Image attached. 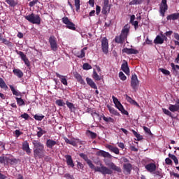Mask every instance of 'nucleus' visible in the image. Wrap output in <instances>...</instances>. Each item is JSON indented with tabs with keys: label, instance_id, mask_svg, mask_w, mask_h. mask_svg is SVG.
Masks as SVG:
<instances>
[{
	"label": "nucleus",
	"instance_id": "obj_1",
	"mask_svg": "<svg viewBox=\"0 0 179 179\" xmlns=\"http://www.w3.org/2000/svg\"><path fill=\"white\" fill-rule=\"evenodd\" d=\"M34 146V157L35 159H43L45 157V145L38 140L32 141Z\"/></svg>",
	"mask_w": 179,
	"mask_h": 179
},
{
	"label": "nucleus",
	"instance_id": "obj_2",
	"mask_svg": "<svg viewBox=\"0 0 179 179\" xmlns=\"http://www.w3.org/2000/svg\"><path fill=\"white\" fill-rule=\"evenodd\" d=\"M124 26L122 29L120 36H117L115 38V42L117 43L123 44L126 39L128 38V34L129 33V28Z\"/></svg>",
	"mask_w": 179,
	"mask_h": 179
},
{
	"label": "nucleus",
	"instance_id": "obj_3",
	"mask_svg": "<svg viewBox=\"0 0 179 179\" xmlns=\"http://www.w3.org/2000/svg\"><path fill=\"white\" fill-rule=\"evenodd\" d=\"M24 18L29 22L34 24H41V18L39 15L32 13L31 14L27 15Z\"/></svg>",
	"mask_w": 179,
	"mask_h": 179
},
{
	"label": "nucleus",
	"instance_id": "obj_4",
	"mask_svg": "<svg viewBox=\"0 0 179 179\" xmlns=\"http://www.w3.org/2000/svg\"><path fill=\"white\" fill-rule=\"evenodd\" d=\"M92 169H94L95 172H99L103 176L112 175L113 173V171L111 169L105 166H102V164H101V166L95 167V166H94Z\"/></svg>",
	"mask_w": 179,
	"mask_h": 179
},
{
	"label": "nucleus",
	"instance_id": "obj_5",
	"mask_svg": "<svg viewBox=\"0 0 179 179\" xmlns=\"http://www.w3.org/2000/svg\"><path fill=\"white\" fill-rule=\"evenodd\" d=\"M62 20V22L66 25V27L67 29L73 31H75L76 29L75 24H73V22H71L68 17H63Z\"/></svg>",
	"mask_w": 179,
	"mask_h": 179
},
{
	"label": "nucleus",
	"instance_id": "obj_6",
	"mask_svg": "<svg viewBox=\"0 0 179 179\" xmlns=\"http://www.w3.org/2000/svg\"><path fill=\"white\" fill-rule=\"evenodd\" d=\"M108 46H109L108 40L107 39V38L103 37L101 39V49H102V52L104 54L108 53Z\"/></svg>",
	"mask_w": 179,
	"mask_h": 179
},
{
	"label": "nucleus",
	"instance_id": "obj_7",
	"mask_svg": "<svg viewBox=\"0 0 179 179\" xmlns=\"http://www.w3.org/2000/svg\"><path fill=\"white\" fill-rule=\"evenodd\" d=\"M49 43L50 45V48L54 52H56L58 50V45L56 41V38L54 36H51L49 38Z\"/></svg>",
	"mask_w": 179,
	"mask_h": 179
},
{
	"label": "nucleus",
	"instance_id": "obj_8",
	"mask_svg": "<svg viewBox=\"0 0 179 179\" xmlns=\"http://www.w3.org/2000/svg\"><path fill=\"white\" fill-rule=\"evenodd\" d=\"M17 54L20 55L22 61L24 62V64L26 65L27 67H30L31 66V63L29 59L27 58V55L24 54L23 52L22 51H16Z\"/></svg>",
	"mask_w": 179,
	"mask_h": 179
},
{
	"label": "nucleus",
	"instance_id": "obj_9",
	"mask_svg": "<svg viewBox=\"0 0 179 179\" xmlns=\"http://www.w3.org/2000/svg\"><path fill=\"white\" fill-rule=\"evenodd\" d=\"M139 85V81L138 77L136 74L132 75L131 78V86L134 90H136L138 86Z\"/></svg>",
	"mask_w": 179,
	"mask_h": 179
},
{
	"label": "nucleus",
	"instance_id": "obj_10",
	"mask_svg": "<svg viewBox=\"0 0 179 179\" xmlns=\"http://www.w3.org/2000/svg\"><path fill=\"white\" fill-rule=\"evenodd\" d=\"M168 10L167 0H162L160 4V13L164 17L166 11Z\"/></svg>",
	"mask_w": 179,
	"mask_h": 179
},
{
	"label": "nucleus",
	"instance_id": "obj_11",
	"mask_svg": "<svg viewBox=\"0 0 179 179\" xmlns=\"http://www.w3.org/2000/svg\"><path fill=\"white\" fill-rule=\"evenodd\" d=\"M17 159L15 158H12L11 155L4 156L3 164L8 165L9 164L13 165L16 163Z\"/></svg>",
	"mask_w": 179,
	"mask_h": 179
},
{
	"label": "nucleus",
	"instance_id": "obj_12",
	"mask_svg": "<svg viewBox=\"0 0 179 179\" xmlns=\"http://www.w3.org/2000/svg\"><path fill=\"white\" fill-rule=\"evenodd\" d=\"M80 157L83 158L85 161V162H87V164H88L90 169H94V164L92 163V160L88 158L87 155L84 153H80Z\"/></svg>",
	"mask_w": 179,
	"mask_h": 179
},
{
	"label": "nucleus",
	"instance_id": "obj_13",
	"mask_svg": "<svg viewBox=\"0 0 179 179\" xmlns=\"http://www.w3.org/2000/svg\"><path fill=\"white\" fill-rule=\"evenodd\" d=\"M22 149L27 155H30L31 154L32 150L30 148L28 141H26L22 143Z\"/></svg>",
	"mask_w": 179,
	"mask_h": 179
},
{
	"label": "nucleus",
	"instance_id": "obj_14",
	"mask_svg": "<svg viewBox=\"0 0 179 179\" xmlns=\"http://www.w3.org/2000/svg\"><path fill=\"white\" fill-rule=\"evenodd\" d=\"M132 169V165L131 163H126L123 164V173L125 175H130Z\"/></svg>",
	"mask_w": 179,
	"mask_h": 179
},
{
	"label": "nucleus",
	"instance_id": "obj_15",
	"mask_svg": "<svg viewBox=\"0 0 179 179\" xmlns=\"http://www.w3.org/2000/svg\"><path fill=\"white\" fill-rule=\"evenodd\" d=\"M106 166H108V167H110V169L114 171H116L117 173H122V170L121 169L120 166H117L114 162H110L106 164Z\"/></svg>",
	"mask_w": 179,
	"mask_h": 179
},
{
	"label": "nucleus",
	"instance_id": "obj_16",
	"mask_svg": "<svg viewBox=\"0 0 179 179\" xmlns=\"http://www.w3.org/2000/svg\"><path fill=\"white\" fill-rule=\"evenodd\" d=\"M64 139L66 144L71 145L73 147H77L78 143H79L80 142V140L78 138L74 140H69L66 137H64Z\"/></svg>",
	"mask_w": 179,
	"mask_h": 179
},
{
	"label": "nucleus",
	"instance_id": "obj_17",
	"mask_svg": "<svg viewBox=\"0 0 179 179\" xmlns=\"http://www.w3.org/2000/svg\"><path fill=\"white\" fill-rule=\"evenodd\" d=\"M58 144L57 141H55L52 139H48L46 141V147L49 149H52L55 145Z\"/></svg>",
	"mask_w": 179,
	"mask_h": 179
},
{
	"label": "nucleus",
	"instance_id": "obj_18",
	"mask_svg": "<svg viewBox=\"0 0 179 179\" xmlns=\"http://www.w3.org/2000/svg\"><path fill=\"white\" fill-rule=\"evenodd\" d=\"M169 109L173 113L179 111V99H176L175 105L170 104Z\"/></svg>",
	"mask_w": 179,
	"mask_h": 179
},
{
	"label": "nucleus",
	"instance_id": "obj_19",
	"mask_svg": "<svg viewBox=\"0 0 179 179\" xmlns=\"http://www.w3.org/2000/svg\"><path fill=\"white\" fill-rule=\"evenodd\" d=\"M66 161V164L69 166L71 167V168H74L75 167V164L73 163V161L72 159V157L70 155H66L64 156Z\"/></svg>",
	"mask_w": 179,
	"mask_h": 179
},
{
	"label": "nucleus",
	"instance_id": "obj_20",
	"mask_svg": "<svg viewBox=\"0 0 179 179\" xmlns=\"http://www.w3.org/2000/svg\"><path fill=\"white\" fill-rule=\"evenodd\" d=\"M112 99L113 101L115 106V107L120 110L122 108H124V106H122V104L120 102L119 99H117V98H116V96H115L114 95H113L112 96Z\"/></svg>",
	"mask_w": 179,
	"mask_h": 179
},
{
	"label": "nucleus",
	"instance_id": "obj_21",
	"mask_svg": "<svg viewBox=\"0 0 179 179\" xmlns=\"http://www.w3.org/2000/svg\"><path fill=\"white\" fill-rule=\"evenodd\" d=\"M157 166L155 163H150L145 165V169L150 173H152L156 171Z\"/></svg>",
	"mask_w": 179,
	"mask_h": 179
},
{
	"label": "nucleus",
	"instance_id": "obj_22",
	"mask_svg": "<svg viewBox=\"0 0 179 179\" xmlns=\"http://www.w3.org/2000/svg\"><path fill=\"white\" fill-rule=\"evenodd\" d=\"M122 52L127 53V55H136L139 52L137 50L133 49V48H125L122 50Z\"/></svg>",
	"mask_w": 179,
	"mask_h": 179
},
{
	"label": "nucleus",
	"instance_id": "obj_23",
	"mask_svg": "<svg viewBox=\"0 0 179 179\" xmlns=\"http://www.w3.org/2000/svg\"><path fill=\"white\" fill-rule=\"evenodd\" d=\"M171 67L173 75L179 77V72L178 71V70H179V65H176L174 63H171Z\"/></svg>",
	"mask_w": 179,
	"mask_h": 179
},
{
	"label": "nucleus",
	"instance_id": "obj_24",
	"mask_svg": "<svg viewBox=\"0 0 179 179\" xmlns=\"http://www.w3.org/2000/svg\"><path fill=\"white\" fill-rule=\"evenodd\" d=\"M97 155L100 157H103L104 158H109V159L112 158V155L109 152H106L104 150H100L97 152Z\"/></svg>",
	"mask_w": 179,
	"mask_h": 179
},
{
	"label": "nucleus",
	"instance_id": "obj_25",
	"mask_svg": "<svg viewBox=\"0 0 179 179\" xmlns=\"http://www.w3.org/2000/svg\"><path fill=\"white\" fill-rule=\"evenodd\" d=\"M85 80H87V84L90 85L91 88L97 90V85L92 78L87 77V78H85Z\"/></svg>",
	"mask_w": 179,
	"mask_h": 179
},
{
	"label": "nucleus",
	"instance_id": "obj_26",
	"mask_svg": "<svg viewBox=\"0 0 179 179\" xmlns=\"http://www.w3.org/2000/svg\"><path fill=\"white\" fill-rule=\"evenodd\" d=\"M56 76L57 78H59L61 80V83L65 85V86H67L68 85V82H67V80H66V76H62V75H60L59 73H55Z\"/></svg>",
	"mask_w": 179,
	"mask_h": 179
},
{
	"label": "nucleus",
	"instance_id": "obj_27",
	"mask_svg": "<svg viewBox=\"0 0 179 179\" xmlns=\"http://www.w3.org/2000/svg\"><path fill=\"white\" fill-rule=\"evenodd\" d=\"M179 19V13H171L166 17V20H177Z\"/></svg>",
	"mask_w": 179,
	"mask_h": 179
},
{
	"label": "nucleus",
	"instance_id": "obj_28",
	"mask_svg": "<svg viewBox=\"0 0 179 179\" xmlns=\"http://www.w3.org/2000/svg\"><path fill=\"white\" fill-rule=\"evenodd\" d=\"M13 73L18 78H22L24 76V73L19 69H14L13 70Z\"/></svg>",
	"mask_w": 179,
	"mask_h": 179
},
{
	"label": "nucleus",
	"instance_id": "obj_29",
	"mask_svg": "<svg viewBox=\"0 0 179 179\" xmlns=\"http://www.w3.org/2000/svg\"><path fill=\"white\" fill-rule=\"evenodd\" d=\"M121 69L126 75H129V67L128 66L127 62L122 64Z\"/></svg>",
	"mask_w": 179,
	"mask_h": 179
},
{
	"label": "nucleus",
	"instance_id": "obj_30",
	"mask_svg": "<svg viewBox=\"0 0 179 179\" xmlns=\"http://www.w3.org/2000/svg\"><path fill=\"white\" fill-rule=\"evenodd\" d=\"M10 90H11V92H13V95L16 96H22V92L15 90L13 85H10Z\"/></svg>",
	"mask_w": 179,
	"mask_h": 179
},
{
	"label": "nucleus",
	"instance_id": "obj_31",
	"mask_svg": "<svg viewBox=\"0 0 179 179\" xmlns=\"http://www.w3.org/2000/svg\"><path fill=\"white\" fill-rule=\"evenodd\" d=\"M37 129L38 130L36 134L38 138H42V136L45 135V134H47V131L43 130L42 127H37Z\"/></svg>",
	"mask_w": 179,
	"mask_h": 179
},
{
	"label": "nucleus",
	"instance_id": "obj_32",
	"mask_svg": "<svg viewBox=\"0 0 179 179\" xmlns=\"http://www.w3.org/2000/svg\"><path fill=\"white\" fill-rule=\"evenodd\" d=\"M108 149L115 155H120V149L117 147H114L111 145H108Z\"/></svg>",
	"mask_w": 179,
	"mask_h": 179
},
{
	"label": "nucleus",
	"instance_id": "obj_33",
	"mask_svg": "<svg viewBox=\"0 0 179 179\" xmlns=\"http://www.w3.org/2000/svg\"><path fill=\"white\" fill-rule=\"evenodd\" d=\"M111 8V5H106V6H103L102 8V14L103 15H107L108 13H110Z\"/></svg>",
	"mask_w": 179,
	"mask_h": 179
},
{
	"label": "nucleus",
	"instance_id": "obj_34",
	"mask_svg": "<svg viewBox=\"0 0 179 179\" xmlns=\"http://www.w3.org/2000/svg\"><path fill=\"white\" fill-rule=\"evenodd\" d=\"M87 50V47H85L80 52H78L76 53V57H78V58H85V50Z\"/></svg>",
	"mask_w": 179,
	"mask_h": 179
},
{
	"label": "nucleus",
	"instance_id": "obj_35",
	"mask_svg": "<svg viewBox=\"0 0 179 179\" xmlns=\"http://www.w3.org/2000/svg\"><path fill=\"white\" fill-rule=\"evenodd\" d=\"M107 108L108 109L110 114L116 116L120 115V114L117 110H115L114 108L111 107L110 106L108 105Z\"/></svg>",
	"mask_w": 179,
	"mask_h": 179
},
{
	"label": "nucleus",
	"instance_id": "obj_36",
	"mask_svg": "<svg viewBox=\"0 0 179 179\" xmlns=\"http://www.w3.org/2000/svg\"><path fill=\"white\" fill-rule=\"evenodd\" d=\"M124 96L127 102L130 103L132 105L136 106L137 107H139V105L131 96H129V95Z\"/></svg>",
	"mask_w": 179,
	"mask_h": 179
},
{
	"label": "nucleus",
	"instance_id": "obj_37",
	"mask_svg": "<svg viewBox=\"0 0 179 179\" xmlns=\"http://www.w3.org/2000/svg\"><path fill=\"white\" fill-rule=\"evenodd\" d=\"M75 78L78 80V81L81 84V85H85V80L83 79L82 76L80 74L78 73H76L74 74Z\"/></svg>",
	"mask_w": 179,
	"mask_h": 179
},
{
	"label": "nucleus",
	"instance_id": "obj_38",
	"mask_svg": "<svg viewBox=\"0 0 179 179\" xmlns=\"http://www.w3.org/2000/svg\"><path fill=\"white\" fill-rule=\"evenodd\" d=\"M168 156H169V158L173 161L176 166L179 164L178 159L176 155L169 153Z\"/></svg>",
	"mask_w": 179,
	"mask_h": 179
},
{
	"label": "nucleus",
	"instance_id": "obj_39",
	"mask_svg": "<svg viewBox=\"0 0 179 179\" xmlns=\"http://www.w3.org/2000/svg\"><path fill=\"white\" fill-rule=\"evenodd\" d=\"M0 87L5 90H7L8 89V85H6V83L2 78H0Z\"/></svg>",
	"mask_w": 179,
	"mask_h": 179
},
{
	"label": "nucleus",
	"instance_id": "obj_40",
	"mask_svg": "<svg viewBox=\"0 0 179 179\" xmlns=\"http://www.w3.org/2000/svg\"><path fill=\"white\" fill-rule=\"evenodd\" d=\"M164 42V40L160 36H157L155 40L154 41V43L155 44H163Z\"/></svg>",
	"mask_w": 179,
	"mask_h": 179
},
{
	"label": "nucleus",
	"instance_id": "obj_41",
	"mask_svg": "<svg viewBox=\"0 0 179 179\" xmlns=\"http://www.w3.org/2000/svg\"><path fill=\"white\" fill-rule=\"evenodd\" d=\"M16 103L19 106H22L25 105V102L22 98H15Z\"/></svg>",
	"mask_w": 179,
	"mask_h": 179
},
{
	"label": "nucleus",
	"instance_id": "obj_42",
	"mask_svg": "<svg viewBox=\"0 0 179 179\" xmlns=\"http://www.w3.org/2000/svg\"><path fill=\"white\" fill-rule=\"evenodd\" d=\"M92 78L96 81L101 80V77L98 75L95 70H93Z\"/></svg>",
	"mask_w": 179,
	"mask_h": 179
},
{
	"label": "nucleus",
	"instance_id": "obj_43",
	"mask_svg": "<svg viewBox=\"0 0 179 179\" xmlns=\"http://www.w3.org/2000/svg\"><path fill=\"white\" fill-rule=\"evenodd\" d=\"M87 135H89L92 139H96L97 134L90 130L87 131Z\"/></svg>",
	"mask_w": 179,
	"mask_h": 179
},
{
	"label": "nucleus",
	"instance_id": "obj_44",
	"mask_svg": "<svg viewBox=\"0 0 179 179\" xmlns=\"http://www.w3.org/2000/svg\"><path fill=\"white\" fill-rule=\"evenodd\" d=\"M143 3V0H132L129 2L130 6L140 5Z\"/></svg>",
	"mask_w": 179,
	"mask_h": 179
},
{
	"label": "nucleus",
	"instance_id": "obj_45",
	"mask_svg": "<svg viewBox=\"0 0 179 179\" xmlns=\"http://www.w3.org/2000/svg\"><path fill=\"white\" fill-rule=\"evenodd\" d=\"M103 120L106 122L115 123V120L110 117H106V116H103Z\"/></svg>",
	"mask_w": 179,
	"mask_h": 179
},
{
	"label": "nucleus",
	"instance_id": "obj_46",
	"mask_svg": "<svg viewBox=\"0 0 179 179\" xmlns=\"http://www.w3.org/2000/svg\"><path fill=\"white\" fill-rule=\"evenodd\" d=\"M55 103L59 107H63L65 106V103L63 102L62 99H57Z\"/></svg>",
	"mask_w": 179,
	"mask_h": 179
},
{
	"label": "nucleus",
	"instance_id": "obj_47",
	"mask_svg": "<svg viewBox=\"0 0 179 179\" xmlns=\"http://www.w3.org/2000/svg\"><path fill=\"white\" fill-rule=\"evenodd\" d=\"M159 71H160L162 73H164V75H165V76H170V74H171V72H170L169 70H166V69H163V68H160V69H159Z\"/></svg>",
	"mask_w": 179,
	"mask_h": 179
},
{
	"label": "nucleus",
	"instance_id": "obj_48",
	"mask_svg": "<svg viewBox=\"0 0 179 179\" xmlns=\"http://www.w3.org/2000/svg\"><path fill=\"white\" fill-rule=\"evenodd\" d=\"M119 78H120L121 80L122 81H125L127 80V76H125V74H124V73L122 71H120L119 73Z\"/></svg>",
	"mask_w": 179,
	"mask_h": 179
},
{
	"label": "nucleus",
	"instance_id": "obj_49",
	"mask_svg": "<svg viewBox=\"0 0 179 179\" xmlns=\"http://www.w3.org/2000/svg\"><path fill=\"white\" fill-rule=\"evenodd\" d=\"M92 69V66L90 64H88V63H85L84 64H83V69L84 70H85V71H89V70H90V69Z\"/></svg>",
	"mask_w": 179,
	"mask_h": 179
},
{
	"label": "nucleus",
	"instance_id": "obj_50",
	"mask_svg": "<svg viewBox=\"0 0 179 179\" xmlns=\"http://www.w3.org/2000/svg\"><path fill=\"white\" fill-rule=\"evenodd\" d=\"M0 41L7 45H11V43L10 41H7V39L6 38H3L1 35H0Z\"/></svg>",
	"mask_w": 179,
	"mask_h": 179
},
{
	"label": "nucleus",
	"instance_id": "obj_51",
	"mask_svg": "<svg viewBox=\"0 0 179 179\" xmlns=\"http://www.w3.org/2000/svg\"><path fill=\"white\" fill-rule=\"evenodd\" d=\"M44 117H45L44 115H35L34 116V118L36 120H38V121H42Z\"/></svg>",
	"mask_w": 179,
	"mask_h": 179
},
{
	"label": "nucleus",
	"instance_id": "obj_52",
	"mask_svg": "<svg viewBox=\"0 0 179 179\" xmlns=\"http://www.w3.org/2000/svg\"><path fill=\"white\" fill-rule=\"evenodd\" d=\"M6 2L11 7H15L16 6L14 0H6Z\"/></svg>",
	"mask_w": 179,
	"mask_h": 179
},
{
	"label": "nucleus",
	"instance_id": "obj_53",
	"mask_svg": "<svg viewBox=\"0 0 179 179\" xmlns=\"http://www.w3.org/2000/svg\"><path fill=\"white\" fill-rule=\"evenodd\" d=\"M66 104L71 110L75 109L74 105L72 103L69 102V101H66Z\"/></svg>",
	"mask_w": 179,
	"mask_h": 179
},
{
	"label": "nucleus",
	"instance_id": "obj_54",
	"mask_svg": "<svg viewBox=\"0 0 179 179\" xmlns=\"http://www.w3.org/2000/svg\"><path fill=\"white\" fill-rule=\"evenodd\" d=\"M20 117L24 119L25 120H28L30 118V116L27 113H24L20 115Z\"/></svg>",
	"mask_w": 179,
	"mask_h": 179
},
{
	"label": "nucleus",
	"instance_id": "obj_55",
	"mask_svg": "<svg viewBox=\"0 0 179 179\" xmlns=\"http://www.w3.org/2000/svg\"><path fill=\"white\" fill-rule=\"evenodd\" d=\"M75 6L76 7V11L80 10V0H75Z\"/></svg>",
	"mask_w": 179,
	"mask_h": 179
},
{
	"label": "nucleus",
	"instance_id": "obj_56",
	"mask_svg": "<svg viewBox=\"0 0 179 179\" xmlns=\"http://www.w3.org/2000/svg\"><path fill=\"white\" fill-rule=\"evenodd\" d=\"M162 112H164L165 113V115H169L170 117L172 116V113L169 110H166L165 108H162Z\"/></svg>",
	"mask_w": 179,
	"mask_h": 179
},
{
	"label": "nucleus",
	"instance_id": "obj_57",
	"mask_svg": "<svg viewBox=\"0 0 179 179\" xmlns=\"http://www.w3.org/2000/svg\"><path fill=\"white\" fill-rule=\"evenodd\" d=\"M143 129H144V131L147 133V134H148V135H152V132H151V131H150V129H149V128H148L147 127H143Z\"/></svg>",
	"mask_w": 179,
	"mask_h": 179
},
{
	"label": "nucleus",
	"instance_id": "obj_58",
	"mask_svg": "<svg viewBox=\"0 0 179 179\" xmlns=\"http://www.w3.org/2000/svg\"><path fill=\"white\" fill-rule=\"evenodd\" d=\"M133 26H134L135 30L138 29V21H133L132 22H130Z\"/></svg>",
	"mask_w": 179,
	"mask_h": 179
},
{
	"label": "nucleus",
	"instance_id": "obj_59",
	"mask_svg": "<svg viewBox=\"0 0 179 179\" xmlns=\"http://www.w3.org/2000/svg\"><path fill=\"white\" fill-rule=\"evenodd\" d=\"M165 164L168 165H171L173 164V162L169 157H167L166 159H165Z\"/></svg>",
	"mask_w": 179,
	"mask_h": 179
},
{
	"label": "nucleus",
	"instance_id": "obj_60",
	"mask_svg": "<svg viewBox=\"0 0 179 179\" xmlns=\"http://www.w3.org/2000/svg\"><path fill=\"white\" fill-rule=\"evenodd\" d=\"M101 13V6L99 5L96 6V14L99 15Z\"/></svg>",
	"mask_w": 179,
	"mask_h": 179
},
{
	"label": "nucleus",
	"instance_id": "obj_61",
	"mask_svg": "<svg viewBox=\"0 0 179 179\" xmlns=\"http://www.w3.org/2000/svg\"><path fill=\"white\" fill-rule=\"evenodd\" d=\"M77 167L81 170H83V169H84V166L80 162H78Z\"/></svg>",
	"mask_w": 179,
	"mask_h": 179
},
{
	"label": "nucleus",
	"instance_id": "obj_62",
	"mask_svg": "<svg viewBox=\"0 0 179 179\" xmlns=\"http://www.w3.org/2000/svg\"><path fill=\"white\" fill-rule=\"evenodd\" d=\"M64 178H66V179H74L73 175H70V173H66L64 175Z\"/></svg>",
	"mask_w": 179,
	"mask_h": 179
},
{
	"label": "nucleus",
	"instance_id": "obj_63",
	"mask_svg": "<svg viewBox=\"0 0 179 179\" xmlns=\"http://www.w3.org/2000/svg\"><path fill=\"white\" fill-rule=\"evenodd\" d=\"M20 135H22V132H21L20 130H15V136L16 138H19Z\"/></svg>",
	"mask_w": 179,
	"mask_h": 179
},
{
	"label": "nucleus",
	"instance_id": "obj_64",
	"mask_svg": "<svg viewBox=\"0 0 179 179\" xmlns=\"http://www.w3.org/2000/svg\"><path fill=\"white\" fill-rule=\"evenodd\" d=\"M120 111H121L122 114L128 115V111L125 110V109H124V107L122 109H120Z\"/></svg>",
	"mask_w": 179,
	"mask_h": 179
}]
</instances>
